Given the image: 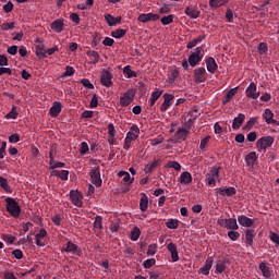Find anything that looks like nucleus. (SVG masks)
<instances>
[{
    "label": "nucleus",
    "mask_w": 279,
    "mask_h": 279,
    "mask_svg": "<svg viewBox=\"0 0 279 279\" xmlns=\"http://www.w3.org/2000/svg\"><path fill=\"white\" fill-rule=\"evenodd\" d=\"M5 202V210L13 217L14 219H19L21 217V205L16 202V198L7 197Z\"/></svg>",
    "instance_id": "f257e3e1"
},
{
    "label": "nucleus",
    "mask_w": 279,
    "mask_h": 279,
    "mask_svg": "<svg viewBox=\"0 0 279 279\" xmlns=\"http://www.w3.org/2000/svg\"><path fill=\"white\" fill-rule=\"evenodd\" d=\"M219 171H221V167H214L205 174L207 186H216L217 180H219Z\"/></svg>",
    "instance_id": "f03ea898"
},
{
    "label": "nucleus",
    "mask_w": 279,
    "mask_h": 279,
    "mask_svg": "<svg viewBox=\"0 0 279 279\" xmlns=\"http://www.w3.org/2000/svg\"><path fill=\"white\" fill-rule=\"evenodd\" d=\"M202 51H204L203 46L195 48L194 52L190 54L187 59L190 66L195 68V65L204 59V54L202 53Z\"/></svg>",
    "instance_id": "7ed1b4c3"
},
{
    "label": "nucleus",
    "mask_w": 279,
    "mask_h": 279,
    "mask_svg": "<svg viewBox=\"0 0 279 279\" xmlns=\"http://www.w3.org/2000/svg\"><path fill=\"white\" fill-rule=\"evenodd\" d=\"M218 226L220 228H225L226 230H239V223H236V218L219 219Z\"/></svg>",
    "instance_id": "20e7f679"
},
{
    "label": "nucleus",
    "mask_w": 279,
    "mask_h": 279,
    "mask_svg": "<svg viewBox=\"0 0 279 279\" xmlns=\"http://www.w3.org/2000/svg\"><path fill=\"white\" fill-rule=\"evenodd\" d=\"M134 97H136V90L128 89L123 96L120 97V106H122V108H128V106L134 101Z\"/></svg>",
    "instance_id": "39448f33"
},
{
    "label": "nucleus",
    "mask_w": 279,
    "mask_h": 279,
    "mask_svg": "<svg viewBox=\"0 0 279 279\" xmlns=\"http://www.w3.org/2000/svg\"><path fill=\"white\" fill-rule=\"evenodd\" d=\"M206 80H208V73L206 72V68L201 66L194 70L195 84H204Z\"/></svg>",
    "instance_id": "423d86ee"
},
{
    "label": "nucleus",
    "mask_w": 279,
    "mask_h": 279,
    "mask_svg": "<svg viewBox=\"0 0 279 279\" xmlns=\"http://www.w3.org/2000/svg\"><path fill=\"white\" fill-rule=\"evenodd\" d=\"M274 136H263L262 138L257 140L256 146L260 149H269L271 145H274Z\"/></svg>",
    "instance_id": "0eeeda50"
},
{
    "label": "nucleus",
    "mask_w": 279,
    "mask_h": 279,
    "mask_svg": "<svg viewBox=\"0 0 279 279\" xmlns=\"http://www.w3.org/2000/svg\"><path fill=\"white\" fill-rule=\"evenodd\" d=\"M233 195H236L235 187L230 186L216 189V197H232Z\"/></svg>",
    "instance_id": "6e6552de"
},
{
    "label": "nucleus",
    "mask_w": 279,
    "mask_h": 279,
    "mask_svg": "<svg viewBox=\"0 0 279 279\" xmlns=\"http://www.w3.org/2000/svg\"><path fill=\"white\" fill-rule=\"evenodd\" d=\"M245 95L248 99H258L260 97V92H258L256 83H251L246 87Z\"/></svg>",
    "instance_id": "1a4fd4ad"
},
{
    "label": "nucleus",
    "mask_w": 279,
    "mask_h": 279,
    "mask_svg": "<svg viewBox=\"0 0 279 279\" xmlns=\"http://www.w3.org/2000/svg\"><path fill=\"white\" fill-rule=\"evenodd\" d=\"M70 199L72 204L77 208H82V206H84V204L82 203V201L84 199V196H82V194L77 190L76 191L72 190L70 192Z\"/></svg>",
    "instance_id": "9d476101"
},
{
    "label": "nucleus",
    "mask_w": 279,
    "mask_h": 279,
    "mask_svg": "<svg viewBox=\"0 0 279 279\" xmlns=\"http://www.w3.org/2000/svg\"><path fill=\"white\" fill-rule=\"evenodd\" d=\"M89 175L92 178L93 184L99 189L101 186L102 181H101V171L99 170V167L93 168L89 172Z\"/></svg>",
    "instance_id": "9b49d317"
},
{
    "label": "nucleus",
    "mask_w": 279,
    "mask_h": 279,
    "mask_svg": "<svg viewBox=\"0 0 279 279\" xmlns=\"http://www.w3.org/2000/svg\"><path fill=\"white\" fill-rule=\"evenodd\" d=\"M100 84L106 86V88H110L112 86V73L108 70H104L100 76Z\"/></svg>",
    "instance_id": "f8f14e48"
},
{
    "label": "nucleus",
    "mask_w": 279,
    "mask_h": 279,
    "mask_svg": "<svg viewBox=\"0 0 279 279\" xmlns=\"http://www.w3.org/2000/svg\"><path fill=\"white\" fill-rule=\"evenodd\" d=\"M158 20H160V15H158L156 13H142L137 17V21L140 23H149L151 21H158Z\"/></svg>",
    "instance_id": "ddd939ff"
},
{
    "label": "nucleus",
    "mask_w": 279,
    "mask_h": 279,
    "mask_svg": "<svg viewBox=\"0 0 279 279\" xmlns=\"http://www.w3.org/2000/svg\"><path fill=\"white\" fill-rule=\"evenodd\" d=\"M205 64H206L208 73H210L211 75H215V73L217 72V69H219L217 61L213 57H208L205 60Z\"/></svg>",
    "instance_id": "4468645a"
},
{
    "label": "nucleus",
    "mask_w": 279,
    "mask_h": 279,
    "mask_svg": "<svg viewBox=\"0 0 279 279\" xmlns=\"http://www.w3.org/2000/svg\"><path fill=\"white\" fill-rule=\"evenodd\" d=\"M263 119H265L267 125H279V122L274 119V112L271 109H265Z\"/></svg>",
    "instance_id": "2eb2a0df"
},
{
    "label": "nucleus",
    "mask_w": 279,
    "mask_h": 279,
    "mask_svg": "<svg viewBox=\"0 0 279 279\" xmlns=\"http://www.w3.org/2000/svg\"><path fill=\"white\" fill-rule=\"evenodd\" d=\"M213 263H215V258L213 256L207 257L204 267L199 268V274L208 276L210 274V269H213Z\"/></svg>",
    "instance_id": "dca6fc26"
},
{
    "label": "nucleus",
    "mask_w": 279,
    "mask_h": 279,
    "mask_svg": "<svg viewBox=\"0 0 279 279\" xmlns=\"http://www.w3.org/2000/svg\"><path fill=\"white\" fill-rule=\"evenodd\" d=\"M172 99H175V96L171 94H163V104L160 106V112H167L169 107L173 104L171 102Z\"/></svg>",
    "instance_id": "f3484780"
},
{
    "label": "nucleus",
    "mask_w": 279,
    "mask_h": 279,
    "mask_svg": "<svg viewBox=\"0 0 279 279\" xmlns=\"http://www.w3.org/2000/svg\"><path fill=\"white\" fill-rule=\"evenodd\" d=\"M256 238V230L247 229L245 232V243L248 247H254V239Z\"/></svg>",
    "instance_id": "a211bd4d"
},
{
    "label": "nucleus",
    "mask_w": 279,
    "mask_h": 279,
    "mask_svg": "<svg viewBox=\"0 0 279 279\" xmlns=\"http://www.w3.org/2000/svg\"><path fill=\"white\" fill-rule=\"evenodd\" d=\"M141 134V129H138V125L133 124L129 132L126 133V137L131 141H136Z\"/></svg>",
    "instance_id": "6ab92c4d"
},
{
    "label": "nucleus",
    "mask_w": 279,
    "mask_h": 279,
    "mask_svg": "<svg viewBox=\"0 0 279 279\" xmlns=\"http://www.w3.org/2000/svg\"><path fill=\"white\" fill-rule=\"evenodd\" d=\"M238 222L243 228H252L254 226V220L245 215L238 216Z\"/></svg>",
    "instance_id": "aec40b11"
},
{
    "label": "nucleus",
    "mask_w": 279,
    "mask_h": 279,
    "mask_svg": "<svg viewBox=\"0 0 279 279\" xmlns=\"http://www.w3.org/2000/svg\"><path fill=\"white\" fill-rule=\"evenodd\" d=\"M50 27L52 32H56V34H61L64 29V20H54L51 24Z\"/></svg>",
    "instance_id": "412c9836"
},
{
    "label": "nucleus",
    "mask_w": 279,
    "mask_h": 279,
    "mask_svg": "<svg viewBox=\"0 0 279 279\" xmlns=\"http://www.w3.org/2000/svg\"><path fill=\"white\" fill-rule=\"evenodd\" d=\"M179 182H180V184H183L184 186H189V184H192V182H193V175L191 174V172L185 171V172L181 173V175L179 178Z\"/></svg>",
    "instance_id": "4be33fe9"
},
{
    "label": "nucleus",
    "mask_w": 279,
    "mask_h": 279,
    "mask_svg": "<svg viewBox=\"0 0 279 279\" xmlns=\"http://www.w3.org/2000/svg\"><path fill=\"white\" fill-rule=\"evenodd\" d=\"M63 252H66L68 254H76V256H80V246L69 241L66 246L63 248Z\"/></svg>",
    "instance_id": "5701e85b"
},
{
    "label": "nucleus",
    "mask_w": 279,
    "mask_h": 279,
    "mask_svg": "<svg viewBox=\"0 0 279 279\" xmlns=\"http://www.w3.org/2000/svg\"><path fill=\"white\" fill-rule=\"evenodd\" d=\"M184 14H186V16H190L193 20L199 19V11L194 5L186 7L184 10Z\"/></svg>",
    "instance_id": "b1692460"
},
{
    "label": "nucleus",
    "mask_w": 279,
    "mask_h": 279,
    "mask_svg": "<svg viewBox=\"0 0 279 279\" xmlns=\"http://www.w3.org/2000/svg\"><path fill=\"white\" fill-rule=\"evenodd\" d=\"M121 20H122L121 16L114 17L111 14L105 15V21L108 23L109 27H114L117 25H120Z\"/></svg>",
    "instance_id": "393cba45"
},
{
    "label": "nucleus",
    "mask_w": 279,
    "mask_h": 279,
    "mask_svg": "<svg viewBox=\"0 0 279 279\" xmlns=\"http://www.w3.org/2000/svg\"><path fill=\"white\" fill-rule=\"evenodd\" d=\"M147 208H149V197H147V194L143 193L140 199V209L142 213H147Z\"/></svg>",
    "instance_id": "a878e982"
},
{
    "label": "nucleus",
    "mask_w": 279,
    "mask_h": 279,
    "mask_svg": "<svg viewBox=\"0 0 279 279\" xmlns=\"http://www.w3.org/2000/svg\"><path fill=\"white\" fill-rule=\"evenodd\" d=\"M189 134H191V131L182 128L174 133V136L177 141H186V137L189 136Z\"/></svg>",
    "instance_id": "bb28decb"
},
{
    "label": "nucleus",
    "mask_w": 279,
    "mask_h": 279,
    "mask_svg": "<svg viewBox=\"0 0 279 279\" xmlns=\"http://www.w3.org/2000/svg\"><path fill=\"white\" fill-rule=\"evenodd\" d=\"M51 175H53L54 178H59V180H63L64 182H66V180H69V170H53L51 172Z\"/></svg>",
    "instance_id": "cd10ccee"
},
{
    "label": "nucleus",
    "mask_w": 279,
    "mask_h": 279,
    "mask_svg": "<svg viewBox=\"0 0 279 279\" xmlns=\"http://www.w3.org/2000/svg\"><path fill=\"white\" fill-rule=\"evenodd\" d=\"M259 271H262L263 276L266 279L271 278V269L267 266V263L262 262L258 267Z\"/></svg>",
    "instance_id": "c85d7f7f"
},
{
    "label": "nucleus",
    "mask_w": 279,
    "mask_h": 279,
    "mask_svg": "<svg viewBox=\"0 0 279 279\" xmlns=\"http://www.w3.org/2000/svg\"><path fill=\"white\" fill-rule=\"evenodd\" d=\"M62 112V102H53L52 107L50 108V116L58 117Z\"/></svg>",
    "instance_id": "c756f323"
},
{
    "label": "nucleus",
    "mask_w": 279,
    "mask_h": 279,
    "mask_svg": "<svg viewBox=\"0 0 279 279\" xmlns=\"http://www.w3.org/2000/svg\"><path fill=\"white\" fill-rule=\"evenodd\" d=\"M243 121H245V114L239 113L238 117L233 119L232 129L239 130L241 125H243Z\"/></svg>",
    "instance_id": "7c9ffc66"
},
{
    "label": "nucleus",
    "mask_w": 279,
    "mask_h": 279,
    "mask_svg": "<svg viewBox=\"0 0 279 279\" xmlns=\"http://www.w3.org/2000/svg\"><path fill=\"white\" fill-rule=\"evenodd\" d=\"M258 160V156L256 155V151H251L246 157H245V162L247 167H254V162Z\"/></svg>",
    "instance_id": "2f4dec72"
},
{
    "label": "nucleus",
    "mask_w": 279,
    "mask_h": 279,
    "mask_svg": "<svg viewBox=\"0 0 279 279\" xmlns=\"http://www.w3.org/2000/svg\"><path fill=\"white\" fill-rule=\"evenodd\" d=\"M236 90H239V87L231 88L229 92H227L225 99H222L223 106L232 101V98L234 97V95H236Z\"/></svg>",
    "instance_id": "473e14b6"
},
{
    "label": "nucleus",
    "mask_w": 279,
    "mask_h": 279,
    "mask_svg": "<svg viewBox=\"0 0 279 279\" xmlns=\"http://www.w3.org/2000/svg\"><path fill=\"white\" fill-rule=\"evenodd\" d=\"M161 96L162 90L156 89L155 92H153L149 98V106H155L156 101H158V99H160Z\"/></svg>",
    "instance_id": "72a5a7b5"
},
{
    "label": "nucleus",
    "mask_w": 279,
    "mask_h": 279,
    "mask_svg": "<svg viewBox=\"0 0 279 279\" xmlns=\"http://www.w3.org/2000/svg\"><path fill=\"white\" fill-rule=\"evenodd\" d=\"M158 165H159V161H158V160H154L151 163H147V165L144 167V172H145L147 175H151V172L154 171V169H158Z\"/></svg>",
    "instance_id": "f704fd0d"
},
{
    "label": "nucleus",
    "mask_w": 279,
    "mask_h": 279,
    "mask_svg": "<svg viewBox=\"0 0 279 279\" xmlns=\"http://www.w3.org/2000/svg\"><path fill=\"white\" fill-rule=\"evenodd\" d=\"M206 35H199L197 38L193 39L192 41H190L186 45L187 49H193L194 47H197V45H199V43H202L203 40H205Z\"/></svg>",
    "instance_id": "c9c22d12"
},
{
    "label": "nucleus",
    "mask_w": 279,
    "mask_h": 279,
    "mask_svg": "<svg viewBox=\"0 0 279 279\" xmlns=\"http://www.w3.org/2000/svg\"><path fill=\"white\" fill-rule=\"evenodd\" d=\"M180 226V220L178 219H169L167 222H166V227L169 229V230H178Z\"/></svg>",
    "instance_id": "e433bc0d"
},
{
    "label": "nucleus",
    "mask_w": 279,
    "mask_h": 279,
    "mask_svg": "<svg viewBox=\"0 0 279 279\" xmlns=\"http://www.w3.org/2000/svg\"><path fill=\"white\" fill-rule=\"evenodd\" d=\"M0 186L7 193H12V187H10V183L8 182V179L0 177Z\"/></svg>",
    "instance_id": "4c0bfd02"
},
{
    "label": "nucleus",
    "mask_w": 279,
    "mask_h": 279,
    "mask_svg": "<svg viewBox=\"0 0 279 279\" xmlns=\"http://www.w3.org/2000/svg\"><path fill=\"white\" fill-rule=\"evenodd\" d=\"M86 54L89 58L94 59L93 61H90V64H97V62H99V60H100L99 52H97L95 50H89V51L86 52Z\"/></svg>",
    "instance_id": "58836bf2"
},
{
    "label": "nucleus",
    "mask_w": 279,
    "mask_h": 279,
    "mask_svg": "<svg viewBox=\"0 0 279 279\" xmlns=\"http://www.w3.org/2000/svg\"><path fill=\"white\" fill-rule=\"evenodd\" d=\"M36 56L39 58H47V50L45 49V45L36 46Z\"/></svg>",
    "instance_id": "ea45409f"
},
{
    "label": "nucleus",
    "mask_w": 279,
    "mask_h": 279,
    "mask_svg": "<svg viewBox=\"0 0 279 279\" xmlns=\"http://www.w3.org/2000/svg\"><path fill=\"white\" fill-rule=\"evenodd\" d=\"M226 3H228L227 0H209V7H211L214 10L221 8V5H225Z\"/></svg>",
    "instance_id": "a19ab883"
},
{
    "label": "nucleus",
    "mask_w": 279,
    "mask_h": 279,
    "mask_svg": "<svg viewBox=\"0 0 279 279\" xmlns=\"http://www.w3.org/2000/svg\"><path fill=\"white\" fill-rule=\"evenodd\" d=\"M123 73H124V75H126L129 78L138 77V75L136 74V72L132 70V66H131V65H125L124 69H123Z\"/></svg>",
    "instance_id": "79ce46f5"
},
{
    "label": "nucleus",
    "mask_w": 279,
    "mask_h": 279,
    "mask_svg": "<svg viewBox=\"0 0 279 279\" xmlns=\"http://www.w3.org/2000/svg\"><path fill=\"white\" fill-rule=\"evenodd\" d=\"M125 34H128V31L122 29V28H118V29L111 32L112 38H123V36H125Z\"/></svg>",
    "instance_id": "37998d69"
},
{
    "label": "nucleus",
    "mask_w": 279,
    "mask_h": 279,
    "mask_svg": "<svg viewBox=\"0 0 279 279\" xmlns=\"http://www.w3.org/2000/svg\"><path fill=\"white\" fill-rule=\"evenodd\" d=\"M216 271H217L218 274H223V271H226V260L219 259V260L216 263Z\"/></svg>",
    "instance_id": "c03bdc74"
},
{
    "label": "nucleus",
    "mask_w": 279,
    "mask_h": 279,
    "mask_svg": "<svg viewBox=\"0 0 279 279\" xmlns=\"http://www.w3.org/2000/svg\"><path fill=\"white\" fill-rule=\"evenodd\" d=\"M166 167H168V169H174V171H181L182 170V166L178 161H168Z\"/></svg>",
    "instance_id": "a18cd8bd"
},
{
    "label": "nucleus",
    "mask_w": 279,
    "mask_h": 279,
    "mask_svg": "<svg viewBox=\"0 0 279 279\" xmlns=\"http://www.w3.org/2000/svg\"><path fill=\"white\" fill-rule=\"evenodd\" d=\"M138 239H141V229H138V227H135L131 231V241H137Z\"/></svg>",
    "instance_id": "49530a36"
},
{
    "label": "nucleus",
    "mask_w": 279,
    "mask_h": 279,
    "mask_svg": "<svg viewBox=\"0 0 279 279\" xmlns=\"http://www.w3.org/2000/svg\"><path fill=\"white\" fill-rule=\"evenodd\" d=\"M178 77H180V71L172 70L168 77L169 84H173V82H175V80H178Z\"/></svg>",
    "instance_id": "de8ad7c7"
},
{
    "label": "nucleus",
    "mask_w": 279,
    "mask_h": 279,
    "mask_svg": "<svg viewBox=\"0 0 279 279\" xmlns=\"http://www.w3.org/2000/svg\"><path fill=\"white\" fill-rule=\"evenodd\" d=\"M94 227L98 230H104V218L101 216L95 217Z\"/></svg>",
    "instance_id": "09e8293b"
},
{
    "label": "nucleus",
    "mask_w": 279,
    "mask_h": 279,
    "mask_svg": "<svg viewBox=\"0 0 279 279\" xmlns=\"http://www.w3.org/2000/svg\"><path fill=\"white\" fill-rule=\"evenodd\" d=\"M75 75V68L68 65L65 68V72L63 73L62 77H71Z\"/></svg>",
    "instance_id": "8fccbe9b"
},
{
    "label": "nucleus",
    "mask_w": 279,
    "mask_h": 279,
    "mask_svg": "<svg viewBox=\"0 0 279 279\" xmlns=\"http://www.w3.org/2000/svg\"><path fill=\"white\" fill-rule=\"evenodd\" d=\"M154 265H156V258L146 259L143 263L144 269H151V267H154Z\"/></svg>",
    "instance_id": "3c124183"
},
{
    "label": "nucleus",
    "mask_w": 279,
    "mask_h": 279,
    "mask_svg": "<svg viewBox=\"0 0 279 279\" xmlns=\"http://www.w3.org/2000/svg\"><path fill=\"white\" fill-rule=\"evenodd\" d=\"M81 84L87 88V90H93V88H95V85H93V83H90V80L88 78H83L81 80Z\"/></svg>",
    "instance_id": "603ef678"
},
{
    "label": "nucleus",
    "mask_w": 279,
    "mask_h": 279,
    "mask_svg": "<svg viewBox=\"0 0 279 279\" xmlns=\"http://www.w3.org/2000/svg\"><path fill=\"white\" fill-rule=\"evenodd\" d=\"M228 236H229V239H231V241H239L241 233H239V231L231 230L228 232Z\"/></svg>",
    "instance_id": "864d4df0"
},
{
    "label": "nucleus",
    "mask_w": 279,
    "mask_h": 279,
    "mask_svg": "<svg viewBox=\"0 0 279 279\" xmlns=\"http://www.w3.org/2000/svg\"><path fill=\"white\" fill-rule=\"evenodd\" d=\"M227 23H234V12L231 9H227L226 11Z\"/></svg>",
    "instance_id": "5fc2aeb1"
},
{
    "label": "nucleus",
    "mask_w": 279,
    "mask_h": 279,
    "mask_svg": "<svg viewBox=\"0 0 279 279\" xmlns=\"http://www.w3.org/2000/svg\"><path fill=\"white\" fill-rule=\"evenodd\" d=\"M161 24L162 25H171V23H173V14H170L168 16H163L161 17Z\"/></svg>",
    "instance_id": "6e6d98bb"
},
{
    "label": "nucleus",
    "mask_w": 279,
    "mask_h": 279,
    "mask_svg": "<svg viewBox=\"0 0 279 279\" xmlns=\"http://www.w3.org/2000/svg\"><path fill=\"white\" fill-rule=\"evenodd\" d=\"M19 117V112H16V106H13L11 111L7 113L5 119H16Z\"/></svg>",
    "instance_id": "4d7b16f0"
},
{
    "label": "nucleus",
    "mask_w": 279,
    "mask_h": 279,
    "mask_svg": "<svg viewBox=\"0 0 279 279\" xmlns=\"http://www.w3.org/2000/svg\"><path fill=\"white\" fill-rule=\"evenodd\" d=\"M158 252V245L157 244H150L148 246L147 256H154Z\"/></svg>",
    "instance_id": "13d9d810"
},
{
    "label": "nucleus",
    "mask_w": 279,
    "mask_h": 279,
    "mask_svg": "<svg viewBox=\"0 0 279 279\" xmlns=\"http://www.w3.org/2000/svg\"><path fill=\"white\" fill-rule=\"evenodd\" d=\"M2 241H5V243H14V241H16V238L14 235H10V234H2L1 235Z\"/></svg>",
    "instance_id": "bf43d9fd"
},
{
    "label": "nucleus",
    "mask_w": 279,
    "mask_h": 279,
    "mask_svg": "<svg viewBox=\"0 0 279 279\" xmlns=\"http://www.w3.org/2000/svg\"><path fill=\"white\" fill-rule=\"evenodd\" d=\"M270 241H272V243H276V246L279 247V234L270 231V235H269Z\"/></svg>",
    "instance_id": "052dcab7"
},
{
    "label": "nucleus",
    "mask_w": 279,
    "mask_h": 279,
    "mask_svg": "<svg viewBox=\"0 0 279 279\" xmlns=\"http://www.w3.org/2000/svg\"><path fill=\"white\" fill-rule=\"evenodd\" d=\"M210 143V135H207L203 140H201L199 149L204 150L206 149V146Z\"/></svg>",
    "instance_id": "680f3d73"
},
{
    "label": "nucleus",
    "mask_w": 279,
    "mask_h": 279,
    "mask_svg": "<svg viewBox=\"0 0 279 279\" xmlns=\"http://www.w3.org/2000/svg\"><path fill=\"white\" fill-rule=\"evenodd\" d=\"M16 23L11 22V23H3L1 25V29H3V32H9V29H14Z\"/></svg>",
    "instance_id": "e2e57ef3"
},
{
    "label": "nucleus",
    "mask_w": 279,
    "mask_h": 279,
    "mask_svg": "<svg viewBox=\"0 0 279 279\" xmlns=\"http://www.w3.org/2000/svg\"><path fill=\"white\" fill-rule=\"evenodd\" d=\"M87 153H88V143L82 142L81 143V148H80V154L82 156H86Z\"/></svg>",
    "instance_id": "0e129e2a"
},
{
    "label": "nucleus",
    "mask_w": 279,
    "mask_h": 279,
    "mask_svg": "<svg viewBox=\"0 0 279 279\" xmlns=\"http://www.w3.org/2000/svg\"><path fill=\"white\" fill-rule=\"evenodd\" d=\"M268 50H269V47H267V44L260 43L258 45V52L260 53V56H263L264 53H267Z\"/></svg>",
    "instance_id": "69168bd1"
},
{
    "label": "nucleus",
    "mask_w": 279,
    "mask_h": 279,
    "mask_svg": "<svg viewBox=\"0 0 279 279\" xmlns=\"http://www.w3.org/2000/svg\"><path fill=\"white\" fill-rule=\"evenodd\" d=\"M51 221H52V223H54V226H61L62 216L60 214H57L51 218Z\"/></svg>",
    "instance_id": "338daca9"
},
{
    "label": "nucleus",
    "mask_w": 279,
    "mask_h": 279,
    "mask_svg": "<svg viewBox=\"0 0 279 279\" xmlns=\"http://www.w3.org/2000/svg\"><path fill=\"white\" fill-rule=\"evenodd\" d=\"M21 141V135L19 133H14L9 136V143H19Z\"/></svg>",
    "instance_id": "774afa93"
}]
</instances>
